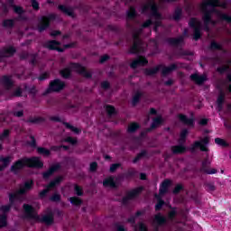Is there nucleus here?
Masks as SVG:
<instances>
[{
    "label": "nucleus",
    "instance_id": "obj_1",
    "mask_svg": "<svg viewBox=\"0 0 231 231\" xmlns=\"http://www.w3.org/2000/svg\"><path fill=\"white\" fill-rule=\"evenodd\" d=\"M141 14H144L150 18L143 23L139 31L133 34L134 44L130 48V53L140 54L145 51L147 45L140 38L143 28H149L151 24H153L155 32H158V28L162 26V14L158 13V5H156L154 0H146V4L141 5Z\"/></svg>",
    "mask_w": 231,
    "mask_h": 231
},
{
    "label": "nucleus",
    "instance_id": "obj_2",
    "mask_svg": "<svg viewBox=\"0 0 231 231\" xmlns=\"http://www.w3.org/2000/svg\"><path fill=\"white\" fill-rule=\"evenodd\" d=\"M226 0H204L201 10L203 12V21H204V30L209 32L210 27L208 24L213 26L216 24V21L212 20V16L215 15L217 21H226V23H231V16L227 14L217 10L219 8H226Z\"/></svg>",
    "mask_w": 231,
    "mask_h": 231
},
{
    "label": "nucleus",
    "instance_id": "obj_3",
    "mask_svg": "<svg viewBox=\"0 0 231 231\" xmlns=\"http://www.w3.org/2000/svg\"><path fill=\"white\" fill-rule=\"evenodd\" d=\"M32 187H33V180H27L24 184L20 186L19 189L9 194L10 205L2 206L0 208L1 212H3L2 215H0V228L6 226V212H9L12 207L17 210L18 203L24 201V194H26Z\"/></svg>",
    "mask_w": 231,
    "mask_h": 231
},
{
    "label": "nucleus",
    "instance_id": "obj_4",
    "mask_svg": "<svg viewBox=\"0 0 231 231\" xmlns=\"http://www.w3.org/2000/svg\"><path fill=\"white\" fill-rule=\"evenodd\" d=\"M176 216H178L177 209H171L169 212L168 217L162 215V213H158L154 216L152 222L154 230L160 231V228L163 226H167L168 228H172V226H174L175 230H180V226H178L180 221H178Z\"/></svg>",
    "mask_w": 231,
    "mask_h": 231
},
{
    "label": "nucleus",
    "instance_id": "obj_5",
    "mask_svg": "<svg viewBox=\"0 0 231 231\" xmlns=\"http://www.w3.org/2000/svg\"><path fill=\"white\" fill-rule=\"evenodd\" d=\"M24 217L31 221H38L40 223H45V225H51L53 223V211L51 208H48L46 214L40 217L37 215V211L33 207L24 204L23 205Z\"/></svg>",
    "mask_w": 231,
    "mask_h": 231
},
{
    "label": "nucleus",
    "instance_id": "obj_6",
    "mask_svg": "<svg viewBox=\"0 0 231 231\" xmlns=\"http://www.w3.org/2000/svg\"><path fill=\"white\" fill-rule=\"evenodd\" d=\"M44 164L39 157L23 158L17 161L12 167L11 171L17 174L23 167H34L35 169H42Z\"/></svg>",
    "mask_w": 231,
    "mask_h": 231
},
{
    "label": "nucleus",
    "instance_id": "obj_7",
    "mask_svg": "<svg viewBox=\"0 0 231 231\" xmlns=\"http://www.w3.org/2000/svg\"><path fill=\"white\" fill-rule=\"evenodd\" d=\"M71 71H76L85 77L86 79H91V72L86 69V68L82 67V65L79 63H71L69 68H65L60 70V75L63 79H69L71 75Z\"/></svg>",
    "mask_w": 231,
    "mask_h": 231
},
{
    "label": "nucleus",
    "instance_id": "obj_8",
    "mask_svg": "<svg viewBox=\"0 0 231 231\" xmlns=\"http://www.w3.org/2000/svg\"><path fill=\"white\" fill-rule=\"evenodd\" d=\"M8 4L10 6H13L14 12L18 14V18L14 20H5L4 21V26L5 28H12L14 24H15V21H26V14L24 13V10H23V7L14 5V0H9Z\"/></svg>",
    "mask_w": 231,
    "mask_h": 231
},
{
    "label": "nucleus",
    "instance_id": "obj_9",
    "mask_svg": "<svg viewBox=\"0 0 231 231\" xmlns=\"http://www.w3.org/2000/svg\"><path fill=\"white\" fill-rule=\"evenodd\" d=\"M0 84L5 88L7 91L13 93V97H21L23 95V88L21 87H14L12 81V77L4 76L0 78Z\"/></svg>",
    "mask_w": 231,
    "mask_h": 231
},
{
    "label": "nucleus",
    "instance_id": "obj_10",
    "mask_svg": "<svg viewBox=\"0 0 231 231\" xmlns=\"http://www.w3.org/2000/svg\"><path fill=\"white\" fill-rule=\"evenodd\" d=\"M176 69V65L172 64L169 67H165L163 65H159L157 67H154L152 69H146L144 70L145 75H156L158 71H161L163 77L166 75H169V73L174 71Z\"/></svg>",
    "mask_w": 231,
    "mask_h": 231
},
{
    "label": "nucleus",
    "instance_id": "obj_11",
    "mask_svg": "<svg viewBox=\"0 0 231 231\" xmlns=\"http://www.w3.org/2000/svg\"><path fill=\"white\" fill-rule=\"evenodd\" d=\"M187 134H189V130H187V129H183L180 132V139H179L180 145L173 146L171 148V151L174 154H181V152H185V151H187V147H185L183 145V143H185Z\"/></svg>",
    "mask_w": 231,
    "mask_h": 231
},
{
    "label": "nucleus",
    "instance_id": "obj_12",
    "mask_svg": "<svg viewBox=\"0 0 231 231\" xmlns=\"http://www.w3.org/2000/svg\"><path fill=\"white\" fill-rule=\"evenodd\" d=\"M189 26L193 30V39L198 41V39L201 37V29L203 28V23L201 21L196 18H191L189 21Z\"/></svg>",
    "mask_w": 231,
    "mask_h": 231
},
{
    "label": "nucleus",
    "instance_id": "obj_13",
    "mask_svg": "<svg viewBox=\"0 0 231 231\" xmlns=\"http://www.w3.org/2000/svg\"><path fill=\"white\" fill-rule=\"evenodd\" d=\"M55 19H57V15L53 14H51L47 16H42L39 19L38 24L36 26L37 30L40 32H44V30L50 26V22L55 21Z\"/></svg>",
    "mask_w": 231,
    "mask_h": 231
},
{
    "label": "nucleus",
    "instance_id": "obj_14",
    "mask_svg": "<svg viewBox=\"0 0 231 231\" xmlns=\"http://www.w3.org/2000/svg\"><path fill=\"white\" fill-rule=\"evenodd\" d=\"M207 145H208V137L206 136L199 141H196L189 148V150L190 151V152H196V151H198V149H199L200 151L207 152V151H208V148L207 147Z\"/></svg>",
    "mask_w": 231,
    "mask_h": 231
},
{
    "label": "nucleus",
    "instance_id": "obj_15",
    "mask_svg": "<svg viewBox=\"0 0 231 231\" xmlns=\"http://www.w3.org/2000/svg\"><path fill=\"white\" fill-rule=\"evenodd\" d=\"M64 86L66 84L60 79H55L51 82L49 88L43 93V95H48V93H51V91H60V89H64Z\"/></svg>",
    "mask_w": 231,
    "mask_h": 231
},
{
    "label": "nucleus",
    "instance_id": "obj_16",
    "mask_svg": "<svg viewBox=\"0 0 231 231\" xmlns=\"http://www.w3.org/2000/svg\"><path fill=\"white\" fill-rule=\"evenodd\" d=\"M62 176H59L56 179H54V180H52L45 189L40 192V198H46L48 192H50V190H53V189H55V187L59 185L60 181H62Z\"/></svg>",
    "mask_w": 231,
    "mask_h": 231
},
{
    "label": "nucleus",
    "instance_id": "obj_17",
    "mask_svg": "<svg viewBox=\"0 0 231 231\" xmlns=\"http://www.w3.org/2000/svg\"><path fill=\"white\" fill-rule=\"evenodd\" d=\"M140 216H142V212L138 211L134 217H131L128 219V223H132L134 231H149L144 223L141 222L138 225H134V221H136V218Z\"/></svg>",
    "mask_w": 231,
    "mask_h": 231
},
{
    "label": "nucleus",
    "instance_id": "obj_18",
    "mask_svg": "<svg viewBox=\"0 0 231 231\" xmlns=\"http://www.w3.org/2000/svg\"><path fill=\"white\" fill-rule=\"evenodd\" d=\"M142 190H143V188L140 187V188H137L131 191H128L126 196L123 199L124 205H127V203H129V201H131V199H134V198H136L138 196V194H140V192H142Z\"/></svg>",
    "mask_w": 231,
    "mask_h": 231
},
{
    "label": "nucleus",
    "instance_id": "obj_19",
    "mask_svg": "<svg viewBox=\"0 0 231 231\" xmlns=\"http://www.w3.org/2000/svg\"><path fill=\"white\" fill-rule=\"evenodd\" d=\"M15 53V49L13 46L5 47L2 51H0V62L5 60L6 57H12Z\"/></svg>",
    "mask_w": 231,
    "mask_h": 231
},
{
    "label": "nucleus",
    "instance_id": "obj_20",
    "mask_svg": "<svg viewBox=\"0 0 231 231\" xmlns=\"http://www.w3.org/2000/svg\"><path fill=\"white\" fill-rule=\"evenodd\" d=\"M149 61H147V59L145 57L139 55L137 59L134 60L132 63L130 64L131 68L133 69H135V68H139V66H145Z\"/></svg>",
    "mask_w": 231,
    "mask_h": 231
},
{
    "label": "nucleus",
    "instance_id": "obj_21",
    "mask_svg": "<svg viewBox=\"0 0 231 231\" xmlns=\"http://www.w3.org/2000/svg\"><path fill=\"white\" fill-rule=\"evenodd\" d=\"M120 180L115 177H108L103 181L104 187H110L111 189H116L118 185Z\"/></svg>",
    "mask_w": 231,
    "mask_h": 231
},
{
    "label": "nucleus",
    "instance_id": "obj_22",
    "mask_svg": "<svg viewBox=\"0 0 231 231\" xmlns=\"http://www.w3.org/2000/svg\"><path fill=\"white\" fill-rule=\"evenodd\" d=\"M45 48L49 50H56L57 51H64V49L60 48V43L55 40L49 41L44 44Z\"/></svg>",
    "mask_w": 231,
    "mask_h": 231
},
{
    "label": "nucleus",
    "instance_id": "obj_23",
    "mask_svg": "<svg viewBox=\"0 0 231 231\" xmlns=\"http://www.w3.org/2000/svg\"><path fill=\"white\" fill-rule=\"evenodd\" d=\"M60 170V163H55L50 167V169L43 172V179L48 180L50 176H52L54 172Z\"/></svg>",
    "mask_w": 231,
    "mask_h": 231
},
{
    "label": "nucleus",
    "instance_id": "obj_24",
    "mask_svg": "<svg viewBox=\"0 0 231 231\" xmlns=\"http://www.w3.org/2000/svg\"><path fill=\"white\" fill-rule=\"evenodd\" d=\"M208 165H210V161L208 159L204 160L201 168L202 172H205L206 174H216V170L208 169Z\"/></svg>",
    "mask_w": 231,
    "mask_h": 231
},
{
    "label": "nucleus",
    "instance_id": "obj_25",
    "mask_svg": "<svg viewBox=\"0 0 231 231\" xmlns=\"http://www.w3.org/2000/svg\"><path fill=\"white\" fill-rule=\"evenodd\" d=\"M191 80L196 82V84H203V82H206L207 80V75H199V74H193L190 76Z\"/></svg>",
    "mask_w": 231,
    "mask_h": 231
},
{
    "label": "nucleus",
    "instance_id": "obj_26",
    "mask_svg": "<svg viewBox=\"0 0 231 231\" xmlns=\"http://www.w3.org/2000/svg\"><path fill=\"white\" fill-rule=\"evenodd\" d=\"M179 120L182 122L185 125H189V127H192L194 125V119L188 118L187 116L184 115H179Z\"/></svg>",
    "mask_w": 231,
    "mask_h": 231
},
{
    "label": "nucleus",
    "instance_id": "obj_27",
    "mask_svg": "<svg viewBox=\"0 0 231 231\" xmlns=\"http://www.w3.org/2000/svg\"><path fill=\"white\" fill-rule=\"evenodd\" d=\"M13 158L12 156L7 157H0V162L3 163V165H0V171H5L6 169L7 165H10V162H12Z\"/></svg>",
    "mask_w": 231,
    "mask_h": 231
},
{
    "label": "nucleus",
    "instance_id": "obj_28",
    "mask_svg": "<svg viewBox=\"0 0 231 231\" xmlns=\"http://www.w3.org/2000/svg\"><path fill=\"white\" fill-rule=\"evenodd\" d=\"M168 42L171 44V46H181L183 44V36H179L178 38H170L168 39Z\"/></svg>",
    "mask_w": 231,
    "mask_h": 231
},
{
    "label": "nucleus",
    "instance_id": "obj_29",
    "mask_svg": "<svg viewBox=\"0 0 231 231\" xmlns=\"http://www.w3.org/2000/svg\"><path fill=\"white\" fill-rule=\"evenodd\" d=\"M225 102V92L223 89H220V94L217 97V109L218 111H221L223 109V103Z\"/></svg>",
    "mask_w": 231,
    "mask_h": 231
},
{
    "label": "nucleus",
    "instance_id": "obj_30",
    "mask_svg": "<svg viewBox=\"0 0 231 231\" xmlns=\"http://www.w3.org/2000/svg\"><path fill=\"white\" fill-rule=\"evenodd\" d=\"M21 59H28L33 65L37 64V54H28L26 52L21 55Z\"/></svg>",
    "mask_w": 231,
    "mask_h": 231
},
{
    "label": "nucleus",
    "instance_id": "obj_31",
    "mask_svg": "<svg viewBox=\"0 0 231 231\" xmlns=\"http://www.w3.org/2000/svg\"><path fill=\"white\" fill-rule=\"evenodd\" d=\"M169 187H171V180H164L160 188V196L166 194L167 190H169Z\"/></svg>",
    "mask_w": 231,
    "mask_h": 231
},
{
    "label": "nucleus",
    "instance_id": "obj_32",
    "mask_svg": "<svg viewBox=\"0 0 231 231\" xmlns=\"http://www.w3.org/2000/svg\"><path fill=\"white\" fill-rule=\"evenodd\" d=\"M211 50H218V51H221L222 53H226V51L223 49V45L221 43H217L216 42H212L210 44Z\"/></svg>",
    "mask_w": 231,
    "mask_h": 231
},
{
    "label": "nucleus",
    "instance_id": "obj_33",
    "mask_svg": "<svg viewBox=\"0 0 231 231\" xmlns=\"http://www.w3.org/2000/svg\"><path fill=\"white\" fill-rule=\"evenodd\" d=\"M142 97H143V93L138 90L133 97V100H132L133 106H136L138 102H140V98H142Z\"/></svg>",
    "mask_w": 231,
    "mask_h": 231
},
{
    "label": "nucleus",
    "instance_id": "obj_34",
    "mask_svg": "<svg viewBox=\"0 0 231 231\" xmlns=\"http://www.w3.org/2000/svg\"><path fill=\"white\" fill-rule=\"evenodd\" d=\"M162 124H163V119L162 116H157L153 119L151 129H156V127L162 125Z\"/></svg>",
    "mask_w": 231,
    "mask_h": 231
},
{
    "label": "nucleus",
    "instance_id": "obj_35",
    "mask_svg": "<svg viewBox=\"0 0 231 231\" xmlns=\"http://www.w3.org/2000/svg\"><path fill=\"white\" fill-rule=\"evenodd\" d=\"M59 10L67 14V15H73V9L71 7H68L66 5H59Z\"/></svg>",
    "mask_w": 231,
    "mask_h": 231
},
{
    "label": "nucleus",
    "instance_id": "obj_36",
    "mask_svg": "<svg viewBox=\"0 0 231 231\" xmlns=\"http://www.w3.org/2000/svg\"><path fill=\"white\" fill-rule=\"evenodd\" d=\"M127 17L128 19H134V17H136V9L134 6L130 5V8L127 12Z\"/></svg>",
    "mask_w": 231,
    "mask_h": 231
},
{
    "label": "nucleus",
    "instance_id": "obj_37",
    "mask_svg": "<svg viewBox=\"0 0 231 231\" xmlns=\"http://www.w3.org/2000/svg\"><path fill=\"white\" fill-rule=\"evenodd\" d=\"M181 14H182L181 7H177L175 9V12H174V14H173V19L175 21H180V19H181Z\"/></svg>",
    "mask_w": 231,
    "mask_h": 231
},
{
    "label": "nucleus",
    "instance_id": "obj_38",
    "mask_svg": "<svg viewBox=\"0 0 231 231\" xmlns=\"http://www.w3.org/2000/svg\"><path fill=\"white\" fill-rule=\"evenodd\" d=\"M28 122L31 124H42V122H44V118L40 116L31 117L29 118Z\"/></svg>",
    "mask_w": 231,
    "mask_h": 231
},
{
    "label": "nucleus",
    "instance_id": "obj_39",
    "mask_svg": "<svg viewBox=\"0 0 231 231\" xmlns=\"http://www.w3.org/2000/svg\"><path fill=\"white\" fill-rule=\"evenodd\" d=\"M37 152L39 154H42V156H50V154L51 153L50 152V150L46 149V148H42V147H39L37 149Z\"/></svg>",
    "mask_w": 231,
    "mask_h": 231
},
{
    "label": "nucleus",
    "instance_id": "obj_40",
    "mask_svg": "<svg viewBox=\"0 0 231 231\" xmlns=\"http://www.w3.org/2000/svg\"><path fill=\"white\" fill-rule=\"evenodd\" d=\"M140 128V125L136 123H131L128 126V133H134L137 129Z\"/></svg>",
    "mask_w": 231,
    "mask_h": 231
},
{
    "label": "nucleus",
    "instance_id": "obj_41",
    "mask_svg": "<svg viewBox=\"0 0 231 231\" xmlns=\"http://www.w3.org/2000/svg\"><path fill=\"white\" fill-rule=\"evenodd\" d=\"M105 109H106V113H108L109 116H112V115H115V113H116V110L115 109V107L111 106L109 105H106L105 106Z\"/></svg>",
    "mask_w": 231,
    "mask_h": 231
},
{
    "label": "nucleus",
    "instance_id": "obj_42",
    "mask_svg": "<svg viewBox=\"0 0 231 231\" xmlns=\"http://www.w3.org/2000/svg\"><path fill=\"white\" fill-rule=\"evenodd\" d=\"M184 10L188 15H192V10H194V5H192V4H186Z\"/></svg>",
    "mask_w": 231,
    "mask_h": 231
},
{
    "label": "nucleus",
    "instance_id": "obj_43",
    "mask_svg": "<svg viewBox=\"0 0 231 231\" xmlns=\"http://www.w3.org/2000/svg\"><path fill=\"white\" fill-rule=\"evenodd\" d=\"M215 143L217 145H220L221 147H228V143H226V142L221 138H216Z\"/></svg>",
    "mask_w": 231,
    "mask_h": 231
},
{
    "label": "nucleus",
    "instance_id": "obj_44",
    "mask_svg": "<svg viewBox=\"0 0 231 231\" xmlns=\"http://www.w3.org/2000/svg\"><path fill=\"white\" fill-rule=\"evenodd\" d=\"M69 199L72 205L79 206L82 204V200L79 197H72Z\"/></svg>",
    "mask_w": 231,
    "mask_h": 231
},
{
    "label": "nucleus",
    "instance_id": "obj_45",
    "mask_svg": "<svg viewBox=\"0 0 231 231\" xmlns=\"http://www.w3.org/2000/svg\"><path fill=\"white\" fill-rule=\"evenodd\" d=\"M217 71L219 73H226V72L230 71V66L223 65L222 67H218Z\"/></svg>",
    "mask_w": 231,
    "mask_h": 231
},
{
    "label": "nucleus",
    "instance_id": "obj_46",
    "mask_svg": "<svg viewBox=\"0 0 231 231\" xmlns=\"http://www.w3.org/2000/svg\"><path fill=\"white\" fill-rule=\"evenodd\" d=\"M65 127H67V129H70V131H72L73 133H76V134H79V133H80V130L79 128L74 127L68 123H65Z\"/></svg>",
    "mask_w": 231,
    "mask_h": 231
},
{
    "label": "nucleus",
    "instance_id": "obj_47",
    "mask_svg": "<svg viewBox=\"0 0 231 231\" xmlns=\"http://www.w3.org/2000/svg\"><path fill=\"white\" fill-rule=\"evenodd\" d=\"M147 156V152L145 151H143L141 152L137 156L136 158L134 159V163H136L139 160H141V158H143Z\"/></svg>",
    "mask_w": 231,
    "mask_h": 231
},
{
    "label": "nucleus",
    "instance_id": "obj_48",
    "mask_svg": "<svg viewBox=\"0 0 231 231\" xmlns=\"http://www.w3.org/2000/svg\"><path fill=\"white\" fill-rule=\"evenodd\" d=\"M9 134H10V131L5 130L3 134L0 135V142H3V140H6V138H8Z\"/></svg>",
    "mask_w": 231,
    "mask_h": 231
},
{
    "label": "nucleus",
    "instance_id": "obj_49",
    "mask_svg": "<svg viewBox=\"0 0 231 231\" xmlns=\"http://www.w3.org/2000/svg\"><path fill=\"white\" fill-rule=\"evenodd\" d=\"M51 201H60V195L59 193H54L51 197Z\"/></svg>",
    "mask_w": 231,
    "mask_h": 231
},
{
    "label": "nucleus",
    "instance_id": "obj_50",
    "mask_svg": "<svg viewBox=\"0 0 231 231\" xmlns=\"http://www.w3.org/2000/svg\"><path fill=\"white\" fill-rule=\"evenodd\" d=\"M65 142H68V143H70L71 145H75V143H77V139L73 137H67Z\"/></svg>",
    "mask_w": 231,
    "mask_h": 231
},
{
    "label": "nucleus",
    "instance_id": "obj_51",
    "mask_svg": "<svg viewBox=\"0 0 231 231\" xmlns=\"http://www.w3.org/2000/svg\"><path fill=\"white\" fill-rule=\"evenodd\" d=\"M74 190L78 196H82V188L81 187L75 185Z\"/></svg>",
    "mask_w": 231,
    "mask_h": 231
},
{
    "label": "nucleus",
    "instance_id": "obj_52",
    "mask_svg": "<svg viewBox=\"0 0 231 231\" xmlns=\"http://www.w3.org/2000/svg\"><path fill=\"white\" fill-rule=\"evenodd\" d=\"M62 148L68 151V146H51V151H60Z\"/></svg>",
    "mask_w": 231,
    "mask_h": 231
},
{
    "label": "nucleus",
    "instance_id": "obj_53",
    "mask_svg": "<svg viewBox=\"0 0 231 231\" xmlns=\"http://www.w3.org/2000/svg\"><path fill=\"white\" fill-rule=\"evenodd\" d=\"M165 202H163V200L159 199L158 203L155 206V210H160L162 208V207H163V204Z\"/></svg>",
    "mask_w": 231,
    "mask_h": 231
},
{
    "label": "nucleus",
    "instance_id": "obj_54",
    "mask_svg": "<svg viewBox=\"0 0 231 231\" xmlns=\"http://www.w3.org/2000/svg\"><path fill=\"white\" fill-rule=\"evenodd\" d=\"M32 6L34 10H39V3L37 0H31Z\"/></svg>",
    "mask_w": 231,
    "mask_h": 231
},
{
    "label": "nucleus",
    "instance_id": "obj_55",
    "mask_svg": "<svg viewBox=\"0 0 231 231\" xmlns=\"http://www.w3.org/2000/svg\"><path fill=\"white\" fill-rule=\"evenodd\" d=\"M182 189H183V186H181L180 184H178L173 190V194H178V192H180V190H182Z\"/></svg>",
    "mask_w": 231,
    "mask_h": 231
},
{
    "label": "nucleus",
    "instance_id": "obj_56",
    "mask_svg": "<svg viewBox=\"0 0 231 231\" xmlns=\"http://www.w3.org/2000/svg\"><path fill=\"white\" fill-rule=\"evenodd\" d=\"M118 167H120V164H118V163L112 164L110 167V172H115V171L118 169Z\"/></svg>",
    "mask_w": 231,
    "mask_h": 231
},
{
    "label": "nucleus",
    "instance_id": "obj_57",
    "mask_svg": "<svg viewBox=\"0 0 231 231\" xmlns=\"http://www.w3.org/2000/svg\"><path fill=\"white\" fill-rule=\"evenodd\" d=\"M49 76L50 74H48V72H45L39 77V80H46V79H48Z\"/></svg>",
    "mask_w": 231,
    "mask_h": 231
},
{
    "label": "nucleus",
    "instance_id": "obj_58",
    "mask_svg": "<svg viewBox=\"0 0 231 231\" xmlns=\"http://www.w3.org/2000/svg\"><path fill=\"white\" fill-rule=\"evenodd\" d=\"M101 88H102L103 89H107V88H109V82H107V81H103V82L101 83Z\"/></svg>",
    "mask_w": 231,
    "mask_h": 231
},
{
    "label": "nucleus",
    "instance_id": "obj_59",
    "mask_svg": "<svg viewBox=\"0 0 231 231\" xmlns=\"http://www.w3.org/2000/svg\"><path fill=\"white\" fill-rule=\"evenodd\" d=\"M108 59H109V56H107V55L102 56V57L100 58V62H101V64L104 63V62H106V60H108Z\"/></svg>",
    "mask_w": 231,
    "mask_h": 231
},
{
    "label": "nucleus",
    "instance_id": "obj_60",
    "mask_svg": "<svg viewBox=\"0 0 231 231\" xmlns=\"http://www.w3.org/2000/svg\"><path fill=\"white\" fill-rule=\"evenodd\" d=\"M29 145H31V147H35V138H33V136H31V142L29 143Z\"/></svg>",
    "mask_w": 231,
    "mask_h": 231
},
{
    "label": "nucleus",
    "instance_id": "obj_61",
    "mask_svg": "<svg viewBox=\"0 0 231 231\" xmlns=\"http://www.w3.org/2000/svg\"><path fill=\"white\" fill-rule=\"evenodd\" d=\"M90 171H97V162H92L90 164Z\"/></svg>",
    "mask_w": 231,
    "mask_h": 231
},
{
    "label": "nucleus",
    "instance_id": "obj_62",
    "mask_svg": "<svg viewBox=\"0 0 231 231\" xmlns=\"http://www.w3.org/2000/svg\"><path fill=\"white\" fill-rule=\"evenodd\" d=\"M200 125H207L208 124V120L203 118L199 121Z\"/></svg>",
    "mask_w": 231,
    "mask_h": 231
},
{
    "label": "nucleus",
    "instance_id": "obj_63",
    "mask_svg": "<svg viewBox=\"0 0 231 231\" xmlns=\"http://www.w3.org/2000/svg\"><path fill=\"white\" fill-rule=\"evenodd\" d=\"M117 231H127L125 228H124V226L122 225H116Z\"/></svg>",
    "mask_w": 231,
    "mask_h": 231
},
{
    "label": "nucleus",
    "instance_id": "obj_64",
    "mask_svg": "<svg viewBox=\"0 0 231 231\" xmlns=\"http://www.w3.org/2000/svg\"><path fill=\"white\" fill-rule=\"evenodd\" d=\"M60 32L59 31H52L51 32V37H57Z\"/></svg>",
    "mask_w": 231,
    "mask_h": 231
}]
</instances>
